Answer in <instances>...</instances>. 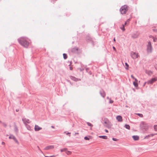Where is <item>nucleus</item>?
Here are the masks:
<instances>
[{
	"label": "nucleus",
	"mask_w": 157,
	"mask_h": 157,
	"mask_svg": "<svg viewBox=\"0 0 157 157\" xmlns=\"http://www.w3.org/2000/svg\"><path fill=\"white\" fill-rule=\"evenodd\" d=\"M117 120L119 122H121L122 121V117L121 116H118L116 117Z\"/></svg>",
	"instance_id": "nucleus-10"
},
{
	"label": "nucleus",
	"mask_w": 157,
	"mask_h": 157,
	"mask_svg": "<svg viewBox=\"0 0 157 157\" xmlns=\"http://www.w3.org/2000/svg\"><path fill=\"white\" fill-rule=\"evenodd\" d=\"M146 83H147V82H145L144 83V86Z\"/></svg>",
	"instance_id": "nucleus-44"
},
{
	"label": "nucleus",
	"mask_w": 157,
	"mask_h": 157,
	"mask_svg": "<svg viewBox=\"0 0 157 157\" xmlns=\"http://www.w3.org/2000/svg\"><path fill=\"white\" fill-rule=\"evenodd\" d=\"M145 72L146 74H148L149 75H151L152 74V72L150 71H146Z\"/></svg>",
	"instance_id": "nucleus-20"
},
{
	"label": "nucleus",
	"mask_w": 157,
	"mask_h": 157,
	"mask_svg": "<svg viewBox=\"0 0 157 157\" xmlns=\"http://www.w3.org/2000/svg\"><path fill=\"white\" fill-rule=\"evenodd\" d=\"M63 58H64V59H66L67 58V55L66 54L64 53L63 54Z\"/></svg>",
	"instance_id": "nucleus-22"
},
{
	"label": "nucleus",
	"mask_w": 157,
	"mask_h": 157,
	"mask_svg": "<svg viewBox=\"0 0 157 157\" xmlns=\"http://www.w3.org/2000/svg\"><path fill=\"white\" fill-rule=\"evenodd\" d=\"M132 138L135 140H138L139 139V137L137 136H133Z\"/></svg>",
	"instance_id": "nucleus-15"
},
{
	"label": "nucleus",
	"mask_w": 157,
	"mask_h": 157,
	"mask_svg": "<svg viewBox=\"0 0 157 157\" xmlns=\"http://www.w3.org/2000/svg\"><path fill=\"white\" fill-rule=\"evenodd\" d=\"M112 140H113L115 141H117L118 140L116 138H113Z\"/></svg>",
	"instance_id": "nucleus-31"
},
{
	"label": "nucleus",
	"mask_w": 157,
	"mask_h": 157,
	"mask_svg": "<svg viewBox=\"0 0 157 157\" xmlns=\"http://www.w3.org/2000/svg\"><path fill=\"white\" fill-rule=\"evenodd\" d=\"M42 129V128L40 127L37 125H35V126L34 129L36 131H38Z\"/></svg>",
	"instance_id": "nucleus-9"
},
{
	"label": "nucleus",
	"mask_w": 157,
	"mask_h": 157,
	"mask_svg": "<svg viewBox=\"0 0 157 157\" xmlns=\"http://www.w3.org/2000/svg\"><path fill=\"white\" fill-rule=\"evenodd\" d=\"M131 77H132V78H133V79H134L135 80V79H136V78H134V76L133 75H131Z\"/></svg>",
	"instance_id": "nucleus-32"
},
{
	"label": "nucleus",
	"mask_w": 157,
	"mask_h": 157,
	"mask_svg": "<svg viewBox=\"0 0 157 157\" xmlns=\"http://www.w3.org/2000/svg\"><path fill=\"white\" fill-rule=\"evenodd\" d=\"M121 29L123 30V31H125V29L124 28V25H123V27L121 28Z\"/></svg>",
	"instance_id": "nucleus-29"
},
{
	"label": "nucleus",
	"mask_w": 157,
	"mask_h": 157,
	"mask_svg": "<svg viewBox=\"0 0 157 157\" xmlns=\"http://www.w3.org/2000/svg\"><path fill=\"white\" fill-rule=\"evenodd\" d=\"M66 149L65 148H64L63 149H61L60 150V151L61 152H63V151H65L66 152Z\"/></svg>",
	"instance_id": "nucleus-26"
},
{
	"label": "nucleus",
	"mask_w": 157,
	"mask_h": 157,
	"mask_svg": "<svg viewBox=\"0 0 157 157\" xmlns=\"http://www.w3.org/2000/svg\"><path fill=\"white\" fill-rule=\"evenodd\" d=\"M113 50H114L115 51H116V48H115V47H113Z\"/></svg>",
	"instance_id": "nucleus-35"
},
{
	"label": "nucleus",
	"mask_w": 157,
	"mask_h": 157,
	"mask_svg": "<svg viewBox=\"0 0 157 157\" xmlns=\"http://www.w3.org/2000/svg\"><path fill=\"white\" fill-rule=\"evenodd\" d=\"M10 139H12L14 140L15 142L18 144H19V143L15 137L13 136H11L9 137Z\"/></svg>",
	"instance_id": "nucleus-7"
},
{
	"label": "nucleus",
	"mask_w": 157,
	"mask_h": 157,
	"mask_svg": "<svg viewBox=\"0 0 157 157\" xmlns=\"http://www.w3.org/2000/svg\"><path fill=\"white\" fill-rule=\"evenodd\" d=\"M125 128H127L128 129H130V127L129 125H127V124H125Z\"/></svg>",
	"instance_id": "nucleus-21"
},
{
	"label": "nucleus",
	"mask_w": 157,
	"mask_h": 157,
	"mask_svg": "<svg viewBox=\"0 0 157 157\" xmlns=\"http://www.w3.org/2000/svg\"><path fill=\"white\" fill-rule=\"evenodd\" d=\"M152 50V47L150 42H149L147 45V51L148 52L151 53Z\"/></svg>",
	"instance_id": "nucleus-5"
},
{
	"label": "nucleus",
	"mask_w": 157,
	"mask_h": 157,
	"mask_svg": "<svg viewBox=\"0 0 157 157\" xmlns=\"http://www.w3.org/2000/svg\"><path fill=\"white\" fill-rule=\"evenodd\" d=\"M70 78L72 80H73L75 81H78V79L76 78L75 77H73L72 76H70Z\"/></svg>",
	"instance_id": "nucleus-14"
},
{
	"label": "nucleus",
	"mask_w": 157,
	"mask_h": 157,
	"mask_svg": "<svg viewBox=\"0 0 157 157\" xmlns=\"http://www.w3.org/2000/svg\"><path fill=\"white\" fill-rule=\"evenodd\" d=\"M105 132H107H107H108V130H106V129H105Z\"/></svg>",
	"instance_id": "nucleus-39"
},
{
	"label": "nucleus",
	"mask_w": 157,
	"mask_h": 157,
	"mask_svg": "<svg viewBox=\"0 0 157 157\" xmlns=\"http://www.w3.org/2000/svg\"><path fill=\"white\" fill-rule=\"evenodd\" d=\"M155 69L157 70V65H155Z\"/></svg>",
	"instance_id": "nucleus-41"
},
{
	"label": "nucleus",
	"mask_w": 157,
	"mask_h": 157,
	"mask_svg": "<svg viewBox=\"0 0 157 157\" xmlns=\"http://www.w3.org/2000/svg\"><path fill=\"white\" fill-rule=\"evenodd\" d=\"M129 20L128 19V20H127V21H126V22H125V23H124V26L125 25H126V24H127V22H129Z\"/></svg>",
	"instance_id": "nucleus-30"
},
{
	"label": "nucleus",
	"mask_w": 157,
	"mask_h": 157,
	"mask_svg": "<svg viewBox=\"0 0 157 157\" xmlns=\"http://www.w3.org/2000/svg\"><path fill=\"white\" fill-rule=\"evenodd\" d=\"M51 127H52V128H54V127L53 126H52Z\"/></svg>",
	"instance_id": "nucleus-43"
},
{
	"label": "nucleus",
	"mask_w": 157,
	"mask_h": 157,
	"mask_svg": "<svg viewBox=\"0 0 157 157\" xmlns=\"http://www.w3.org/2000/svg\"><path fill=\"white\" fill-rule=\"evenodd\" d=\"M154 134H152L151 135V136H154Z\"/></svg>",
	"instance_id": "nucleus-46"
},
{
	"label": "nucleus",
	"mask_w": 157,
	"mask_h": 157,
	"mask_svg": "<svg viewBox=\"0 0 157 157\" xmlns=\"http://www.w3.org/2000/svg\"><path fill=\"white\" fill-rule=\"evenodd\" d=\"M87 124L88 126H90L91 127L93 126V125L89 122H87Z\"/></svg>",
	"instance_id": "nucleus-24"
},
{
	"label": "nucleus",
	"mask_w": 157,
	"mask_h": 157,
	"mask_svg": "<svg viewBox=\"0 0 157 157\" xmlns=\"http://www.w3.org/2000/svg\"><path fill=\"white\" fill-rule=\"evenodd\" d=\"M113 102V101H110V103H112Z\"/></svg>",
	"instance_id": "nucleus-38"
},
{
	"label": "nucleus",
	"mask_w": 157,
	"mask_h": 157,
	"mask_svg": "<svg viewBox=\"0 0 157 157\" xmlns=\"http://www.w3.org/2000/svg\"><path fill=\"white\" fill-rule=\"evenodd\" d=\"M18 41L19 43L24 47H27L29 45V43L23 37L20 38L18 39Z\"/></svg>",
	"instance_id": "nucleus-1"
},
{
	"label": "nucleus",
	"mask_w": 157,
	"mask_h": 157,
	"mask_svg": "<svg viewBox=\"0 0 157 157\" xmlns=\"http://www.w3.org/2000/svg\"><path fill=\"white\" fill-rule=\"evenodd\" d=\"M75 135H78V132H76V133H75Z\"/></svg>",
	"instance_id": "nucleus-42"
},
{
	"label": "nucleus",
	"mask_w": 157,
	"mask_h": 157,
	"mask_svg": "<svg viewBox=\"0 0 157 157\" xmlns=\"http://www.w3.org/2000/svg\"><path fill=\"white\" fill-rule=\"evenodd\" d=\"M22 121L25 124H26V123H29L30 122V121L29 119L26 118L23 119Z\"/></svg>",
	"instance_id": "nucleus-12"
},
{
	"label": "nucleus",
	"mask_w": 157,
	"mask_h": 157,
	"mask_svg": "<svg viewBox=\"0 0 157 157\" xmlns=\"http://www.w3.org/2000/svg\"><path fill=\"white\" fill-rule=\"evenodd\" d=\"M131 55L132 58L134 59H136L140 56L138 53L133 52H131Z\"/></svg>",
	"instance_id": "nucleus-4"
},
{
	"label": "nucleus",
	"mask_w": 157,
	"mask_h": 157,
	"mask_svg": "<svg viewBox=\"0 0 157 157\" xmlns=\"http://www.w3.org/2000/svg\"><path fill=\"white\" fill-rule=\"evenodd\" d=\"M55 157V155H52L50 156H45V157Z\"/></svg>",
	"instance_id": "nucleus-33"
},
{
	"label": "nucleus",
	"mask_w": 157,
	"mask_h": 157,
	"mask_svg": "<svg viewBox=\"0 0 157 157\" xmlns=\"http://www.w3.org/2000/svg\"><path fill=\"white\" fill-rule=\"evenodd\" d=\"M137 115L141 117H143V115L142 114L137 113Z\"/></svg>",
	"instance_id": "nucleus-28"
},
{
	"label": "nucleus",
	"mask_w": 157,
	"mask_h": 157,
	"mask_svg": "<svg viewBox=\"0 0 157 157\" xmlns=\"http://www.w3.org/2000/svg\"><path fill=\"white\" fill-rule=\"evenodd\" d=\"M100 94L101 96H102V97H103V98H104L105 97V94L104 92L103 91H102L101 92Z\"/></svg>",
	"instance_id": "nucleus-19"
},
{
	"label": "nucleus",
	"mask_w": 157,
	"mask_h": 157,
	"mask_svg": "<svg viewBox=\"0 0 157 157\" xmlns=\"http://www.w3.org/2000/svg\"><path fill=\"white\" fill-rule=\"evenodd\" d=\"M66 153L68 155H71L72 154V152L71 151L66 150Z\"/></svg>",
	"instance_id": "nucleus-17"
},
{
	"label": "nucleus",
	"mask_w": 157,
	"mask_h": 157,
	"mask_svg": "<svg viewBox=\"0 0 157 157\" xmlns=\"http://www.w3.org/2000/svg\"><path fill=\"white\" fill-rule=\"evenodd\" d=\"M2 144L5 145V143L4 142H2Z\"/></svg>",
	"instance_id": "nucleus-36"
},
{
	"label": "nucleus",
	"mask_w": 157,
	"mask_h": 157,
	"mask_svg": "<svg viewBox=\"0 0 157 157\" xmlns=\"http://www.w3.org/2000/svg\"><path fill=\"white\" fill-rule=\"evenodd\" d=\"M54 148L53 145H49L46 147L44 149L45 150H48L50 149H52Z\"/></svg>",
	"instance_id": "nucleus-8"
},
{
	"label": "nucleus",
	"mask_w": 157,
	"mask_h": 157,
	"mask_svg": "<svg viewBox=\"0 0 157 157\" xmlns=\"http://www.w3.org/2000/svg\"><path fill=\"white\" fill-rule=\"evenodd\" d=\"M70 132H68V133H66V134H67V135H68V134H69V136H70Z\"/></svg>",
	"instance_id": "nucleus-37"
},
{
	"label": "nucleus",
	"mask_w": 157,
	"mask_h": 157,
	"mask_svg": "<svg viewBox=\"0 0 157 157\" xmlns=\"http://www.w3.org/2000/svg\"><path fill=\"white\" fill-rule=\"evenodd\" d=\"M113 40H114V41L115 42V41H116V40H115V38Z\"/></svg>",
	"instance_id": "nucleus-45"
},
{
	"label": "nucleus",
	"mask_w": 157,
	"mask_h": 157,
	"mask_svg": "<svg viewBox=\"0 0 157 157\" xmlns=\"http://www.w3.org/2000/svg\"><path fill=\"white\" fill-rule=\"evenodd\" d=\"M99 137L100 138H101L104 139H107V137L106 136H99Z\"/></svg>",
	"instance_id": "nucleus-16"
},
{
	"label": "nucleus",
	"mask_w": 157,
	"mask_h": 157,
	"mask_svg": "<svg viewBox=\"0 0 157 157\" xmlns=\"http://www.w3.org/2000/svg\"><path fill=\"white\" fill-rule=\"evenodd\" d=\"M70 70H72V68L71 67H70Z\"/></svg>",
	"instance_id": "nucleus-40"
},
{
	"label": "nucleus",
	"mask_w": 157,
	"mask_h": 157,
	"mask_svg": "<svg viewBox=\"0 0 157 157\" xmlns=\"http://www.w3.org/2000/svg\"><path fill=\"white\" fill-rule=\"evenodd\" d=\"M152 38L153 39V41L154 42H155L157 40V39L156 38H155L154 37H152Z\"/></svg>",
	"instance_id": "nucleus-25"
},
{
	"label": "nucleus",
	"mask_w": 157,
	"mask_h": 157,
	"mask_svg": "<svg viewBox=\"0 0 157 157\" xmlns=\"http://www.w3.org/2000/svg\"><path fill=\"white\" fill-rule=\"evenodd\" d=\"M71 52L73 53H77L78 52V48L75 47L71 49Z\"/></svg>",
	"instance_id": "nucleus-11"
},
{
	"label": "nucleus",
	"mask_w": 157,
	"mask_h": 157,
	"mask_svg": "<svg viewBox=\"0 0 157 157\" xmlns=\"http://www.w3.org/2000/svg\"><path fill=\"white\" fill-rule=\"evenodd\" d=\"M157 80V78L156 77L155 78H152L151 79L148 80L147 82V84H152L153 83Z\"/></svg>",
	"instance_id": "nucleus-6"
},
{
	"label": "nucleus",
	"mask_w": 157,
	"mask_h": 157,
	"mask_svg": "<svg viewBox=\"0 0 157 157\" xmlns=\"http://www.w3.org/2000/svg\"><path fill=\"white\" fill-rule=\"evenodd\" d=\"M91 138V136H85L84 137V139L86 140H89L90 138Z\"/></svg>",
	"instance_id": "nucleus-18"
},
{
	"label": "nucleus",
	"mask_w": 157,
	"mask_h": 157,
	"mask_svg": "<svg viewBox=\"0 0 157 157\" xmlns=\"http://www.w3.org/2000/svg\"><path fill=\"white\" fill-rule=\"evenodd\" d=\"M137 80L136 79H135V80L133 82V84L135 87H137L138 86V84L137 83Z\"/></svg>",
	"instance_id": "nucleus-13"
},
{
	"label": "nucleus",
	"mask_w": 157,
	"mask_h": 157,
	"mask_svg": "<svg viewBox=\"0 0 157 157\" xmlns=\"http://www.w3.org/2000/svg\"><path fill=\"white\" fill-rule=\"evenodd\" d=\"M3 125L5 127H6L7 126L6 124L5 123H3Z\"/></svg>",
	"instance_id": "nucleus-34"
},
{
	"label": "nucleus",
	"mask_w": 157,
	"mask_h": 157,
	"mask_svg": "<svg viewBox=\"0 0 157 157\" xmlns=\"http://www.w3.org/2000/svg\"><path fill=\"white\" fill-rule=\"evenodd\" d=\"M154 128L155 131H157V125H155L154 126Z\"/></svg>",
	"instance_id": "nucleus-27"
},
{
	"label": "nucleus",
	"mask_w": 157,
	"mask_h": 157,
	"mask_svg": "<svg viewBox=\"0 0 157 157\" xmlns=\"http://www.w3.org/2000/svg\"><path fill=\"white\" fill-rule=\"evenodd\" d=\"M128 10V7L126 5L122 6L120 9V12L122 14L126 13Z\"/></svg>",
	"instance_id": "nucleus-3"
},
{
	"label": "nucleus",
	"mask_w": 157,
	"mask_h": 157,
	"mask_svg": "<svg viewBox=\"0 0 157 157\" xmlns=\"http://www.w3.org/2000/svg\"><path fill=\"white\" fill-rule=\"evenodd\" d=\"M125 66H126V67H125V69L127 70H128V64H127V63H125Z\"/></svg>",
	"instance_id": "nucleus-23"
},
{
	"label": "nucleus",
	"mask_w": 157,
	"mask_h": 157,
	"mask_svg": "<svg viewBox=\"0 0 157 157\" xmlns=\"http://www.w3.org/2000/svg\"><path fill=\"white\" fill-rule=\"evenodd\" d=\"M104 126L109 128H110L111 127L112 124L107 118H105L104 120Z\"/></svg>",
	"instance_id": "nucleus-2"
}]
</instances>
